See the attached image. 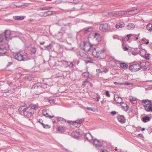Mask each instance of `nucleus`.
Returning a JSON list of instances; mask_svg holds the SVG:
<instances>
[{
    "label": "nucleus",
    "mask_w": 152,
    "mask_h": 152,
    "mask_svg": "<svg viewBox=\"0 0 152 152\" xmlns=\"http://www.w3.org/2000/svg\"><path fill=\"white\" fill-rule=\"evenodd\" d=\"M37 107L35 105L30 104L28 107H21L19 108V110L23 113L25 116L28 118L31 117L35 112Z\"/></svg>",
    "instance_id": "f257e3e1"
},
{
    "label": "nucleus",
    "mask_w": 152,
    "mask_h": 152,
    "mask_svg": "<svg viewBox=\"0 0 152 152\" xmlns=\"http://www.w3.org/2000/svg\"><path fill=\"white\" fill-rule=\"evenodd\" d=\"M49 86L45 83H37L34 84L32 87V89H35L36 94H39L43 93L45 91H47L46 88Z\"/></svg>",
    "instance_id": "f03ea898"
},
{
    "label": "nucleus",
    "mask_w": 152,
    "mask_h": 152,
    "mask_svg": "<svg viewBox=\"0 0 152 152\" xmlns=\"http://www.w3.org/2000/svg\"><path fill=\"white\" fill-rule=\"evenodd\" d=\"M104 52V49H102L99 51V48L97 47L94 49L92 52V55L95 57L100 59H102L100 55L103 53Z\"/></svg>",
    "instance_id": "7ed1b4c3"
},
{
    "label": "nucleus",
    "mask_w": 152,
    "mask_h": 152,
    "mask_svg": "<svg viewBox=\"0 0 152 152\" xmlns=\"http://www.w3.org/2000/svg\"><path fill=\"white\" fill-rule=\"evenodd\" d=\"M99 28L102 31L107 32L110 30V26L107 23L101 24L99 26Z\"/></svg>",
    "instance_id": "20e7f679"
},
{
    "label": "nucleus",
    "mask_w": 152,
    "mask_h": 152,
    "mask_svg": "<svg viewBox=\"0 0 152 152\" xmlns=\"http://www.w3.org/2000/svg\"><path fill=\"white\" fill-rule=\"evenodd\" d=\"M134 68V72H135L137 71L140 69H146V67L145 66V65L144 66L141 65V64L140 65L139 64H133Z\"/></svg>",
    "instance_id": "39448f33"
},
{
    "label": "nucleus",
    "mask_w": 152,
    "mask_h": 152,
    "mask_svg": "<svg viewBox=\"0 0 152 152\" xmlns=\"http://www.w3.org/2000/svg\"><path fill=\"white\" fill-rule=\"evenodd\" d=\"M127 13H128V10L126 11H119L118 12H111L112 15L114 16H123Z\"/></svg>",
    "instance_id": "423d86ee"
},
{
    "label": "nucleus",
    "mask_w": 152,
    "mask_h": 152,
    "mask_svg": "<svg viewBox=\"0 0 152 152\" xmlns=\"http://www.w3.org/2000/svg\"><path fill=\"white\" fill-rule=\"evenodd\" d=\"M84 121L83 119H81L79 120L75 121H68L67 122L70 124H72L75 127L79 126L80 124Z\"/></svg>",
    "instance_id": "0eeeda50"
},
{
    "label": "nucleus",
    "mask_w": 152,
    "mask_h": 152,
    "mask_svg": "<svg viewBox=\"0 0 152 152\" xmlns=\"http://www.w3.org/2000/svg\"><path fill=\"white\" fill-rule=\"evenodd\" d=\"M83 50L86 52L89 51L91 48V46L90 44L87 43L85 42H83Z\"/></svg>",
    "instance_id": "6e6552de"
},
{
    "label": "nucleus",
    "mask_w": 152,
    "mask_h": 152,
    "mask_svg": "<svg viewBox=\"0 0 152 152\" xmlns=\"http://www.w3.org/2000/svg\"><path fill=\"white\" fill-rule=\"evenodd\" d=\"M139 11V10L137 9H133L132 10H128V14L133 15L137 14Z\"/></svg>",
    "instance_id": "1a4fd4ad"
},
{
    "label": "nucleus",
    "mask_w": 152,
    "mask_h": 152,
    "mask_svg": "<svg viewBox=\"0 0 152 152\" xmlns=\"http://www.w3.org/2000/svg\"><path fill=\"white\" fill-rule=\"evenodd\" d=\"M118 121L122 123H124L125 122V119L123 115H119L118 117Z\"/></svg>",
    "instance_id": "9d476101"
},
{
    "label": "nucleus",
    "mask_w": 152,
    "mask_h": 152,
    "mask_svg": "<svg viewBox=\"0 0 152 152\" xmlns=\"http://www.w3.org/2000/svg\"><path fill=\"white\" fill-rule=\"evenodd\" d=\"M140 34L138 35H135L133 34H127V36L128 38V40L129 39H131L133 40H135V38L137 36H139Z\"/></svg>",
    "instance_id": "9b49d317"
},
{
    "label": "nucleus",
    "mask_w": 152,
    "mask_h": 152,
    "mask_svg": "<svg viewBox=\"0 0 152 152\" xmlns=\"http://www.w3.org/2000/svg\"><path fill=\"white\" fill-rule=\"evenodd\" d=\"M15 58L18 61H23L22 55L18 53L16 54L15 56Z\"/></svg>",
    "instance_id": "f8f14e48"
},
{
    "label": "nucleus",
    "mask_w": 152,
    "mask_h": 152,
    "mask_svg": "<svg viewBox=\"0 0 152 152\" xmlns=\"http://www.w3.org/2000/svg\"><path fill=\"white\" fill-rule=\"evenodd\" d=\"M152 103H151L149 104L148 105L145 106V110L146 111L148 112H152Z\"/></svg>",
    "instance_id": "ddd939ff"
},
{
    "label": "nucleus",
    "mask_w": 152,
    "mask_h": 152,
    "mask_svg": "<svg viewBox=\"0 0 152 152\" xmlns=\"http://www.w3.org/2000/svg\"><path fill=\"white\" fill-rule=\"evenodd\" d=\"M114 100L117 103L119 104H121L122 102V99L121 97L118 96H117L115 97H114Z\"/></svg>",
    "instance_id": "4468645a"
},
{
    "label": "nucleus",
    "mask_w": 152,
    "mask_h": 152,
    "mask_svg": "<svg viewBox=\"0 0 152 152\" xmlns=\"http://www.w3.org/2000/svg\"><path fill=\"white\" fill-rule=\"evenodd\" d=\"M85 136L86 139L88 141H90L92 140V136L90 133H86L85 135Z\"/></svg>",
    "instance_id": "2eb2a0df"
},
{
    "label": "nucleus",
    "mask_w": 152,
    "mask_h": 152,
    "mask_svg": "<svg viewBox=\"0 0 152 152\" xmlns=\"http://www.w3.org/2000/svg\"><path fill=\"white\" fill-rule=\"evenodd\" d=\"M151 103V101L148 99H144L142 101V103L144 107Z\"/></svg>",
    "instance_id": "dca6fc26"
},
{
    "label": "nucleus",
    "mask_w": 152,
    "mask_h": 152,
    "mask_svg": "<svg viewBox=\"0 0 152 152\" xmlns=\"http://www.w3.org/2000/svg\"><path fill=\"white\" fill-rule=\"evenodd\" d=\"M5 38L7 40L9 39L11 35L10 32L8 30H6L4 32Z\"/></svg>",
    "instance_id": "f3484780"
},
{
    "label": "nucleus",
    "mask_w": 152,
    "mask_h": 152,
    "mask_svg": "<svg viewBox=\"0 0 152 152\" xmlns=\"http://www.w3.org/2000/svg\"><path fill=\"white\" fill-rule=\"evenodd\" d=\"M71 136L75 138H78L79 137V133L76 131L73 132L71 134Z\"/></svg>",
    "instance_id": "a211bd4d"
},
{
    "label": "nucleus",
    "mask_w": 152,
    "mask_h": 152,
    "mask_svg": "<svg viewBox=\"0 0 152 152\" xmlns=\"http://www.w3.org/2000/svg\"><path fill=\"white\" fill-rule=\"evenodd\" d=\"M6 52L7 50L5 48L0 47V56L4 55Z\"/></svg>",
    "instance_id": "6ab92c4d"
},
{
    "label": "nucleus",
    "mask_w": 152,
    "mask_h": 152,
    "mask_svg": "<svg viewBox=\"0 0 152 152\" xmlns=\"http://www.w3.org/2000/svg\"><path fill=\"white\" fill-rule=\"evenodd\" d=\"M127 29L129 30H132L135 27V25L133 23H129L126 26Z\"/></svg>",
    "instance_id": "aec40b11"
},
{
    "label": "nucleus",
    "mask_w": 152,
    "mask_h": 152,
    "mask_svg": "<svg viewBox=\"0 0 152 152\" xmlns=\"http://www.w3.org/2000/svg\"><path fill=\"white\" fill-rule=\"evenodd\" d=\"M121 107L123 108V109L124 111H126L128 110L129 107L125 103H122L121 104Z\"/></svg>",
    "instance_id": "412c9836"
},
{
    "label": "nucleus",
    "mask_w": 152,
    "mask_h": 152,
    "mask_svg": "<svg viewBox=\"0 0 152 152\" xmlns=\"http://www.w3.org/2000/svg\"><path fill=\"white\" fill-rule=\"evenodd\" d=\"M124 26V23L123 22H121L116 24L115 27L117 28L118 29L120 28L123 27Z\"/></svg>",
    "instance_id": "4be33fe9"
},
{
    "label": "nucleus",
    "mask_w": 152,
    "mask_h": 152,
    "mask_svg": "<svg viewBox=\"0 0 152 152\" xmlns=\"http://www.w3.org/2000/svg\"><path fill=\"white\" fill-rule=\"evenodd\" d=\"M22 58L23 59V61H26L30 59L28 54L26 53L24 54L23 55H22Z\"/></svg>",
    "instance_id": "5701e85b"
},
{
    "label": "nucleus",
    "mask_w": 152,
    "mask_h": 152,
    "mask_svg": "<svg viewBox=\"0 0 152 152\" xmlns=\"http://www.w3.org/2000/svg\"><path fill=\"white\" fill-rule=\"evenodd\" d=\"M94 37L95 40L98 42L101 40V37L99 34L97 33H95L94 35Z\"/></svg>",
    "instance_id": "b1692460"
},
{
    "label": "nucleus",
    "mask_w": 152,
    "mask_h": 152,
    "mask_svg": "<svg viewBox=\"0 0 152 152\" xmlns=\"http://www.w3.org/2000/svg\"><path fill=\"white\" fill-rule=\"evenodd\" d=\"M93 144L96 147L101 145L100 143L99 140L97 139H94L93 141Z\"/></svg>",
    "instance_id": "393cba45"
},
{
    "label": "nucleus",
    "mask_w": 152,
    "mask_h": 152,
    "mask_svg": "<svg viewBox=\"0 0 152 152\" xmlns=\"http://www.w3.org/2000/svg\"><path fill=\"white\" fill-rule=\"evenodd\" d=\"M57 119L58 122L61 124H64L66 122L65 120L62 118L57 117Z\"/></svg>",
    "instance_id": "a878e982"
},
{
    "label": "nucleus",
    "mask_w": 152,
    "mask_h": 152,
    "mask_svg": "<svg viewBox=\"0 0 152 152\" xmlns=\"http://www.w3.org/2000/svg\"><path fill=\"white\" fill-rule=\"evenodd\" d=\"M52 14L53 12L52 11H48L43 12V16L44 17H46L47 16L51 15Z\"/></svg>",
    "instance_id": "bb28decb"
},
{
    "label": "nucleus",
    "mask_w": 152,
    "mask_h": 152,
    "mask_svg": "<svg viewBox=\"0 0 152 152\" xmlns=\"http://www.w3.org/2000/svg\"><path fill=\"white\" fill-rule=\"evenodd\" d=\"M14 19L15 20H23L24 17L23 16H14L13 17Z\"/></svg>",
    "instance_id": "cd10ccee"
},
{
    "label": "nucleus",
    "mask_w": 152,
    "mask_h": 152,
    "mask_svg": "<svg viewBox=\"0 0 152 152\" xmlns=\"http://www.w3.org/2000/svg\"><path fill=\"white\" fill-rule=\"evenodd\" d=\"M82 75L84 77L90 78V73L88 72H85L83 73Z\"/></svg>",
    "instance_id": "c85d7f7f"
},
{
    "label": "nucleus",
    "mask_w": 152,
    "mask_h": 152,
    "mask_svg": "<svg viewBox=\"0 0 152 152\" xmlns=\"http://www.w3.org/2000/svg\"><path fill=\"white\" fill-rule=\"evenodd\" d=\"M120 65L122 68L124 69H127L128 67V65L124 63H120Z\"/></svg>",
    "instance_id": "c756f323"
},
{
    "label": "nucleus",
    "mask_w": 152,
    "mask_h": 152,
    "mask_svg": "<svg viewBox=\"0 0 152 152\" xmlns=\"http://www.w3.org/2000/svg\"><path fill=\"white\" fill-rule=\"evenodd\" d=\"M78 55H79L80 56L83 57L84 58H86L87 57L86 54L83 52H80L77 53Z\"/></svg>",
    "instance_id": "7c9ffc66"
},
{
    "label": "nucleus",
    "mask_w": 152,
    "mask_h": 152,
    "mask_svg": "<svg viewBox=\"0 0 152 152\" xmlns=\"http://www.w3.org/2000/svg\"><path fill=\"white\" fill-rule=\"evenodd\" d=\"M147 29L149 31H152V24L148 23L146 26Z\"/></svg>",
    "instance_id": "2f4dec72"
},
{
    "label": "nucleus",
    "mask_w": 152,
    "mask_h": 152,
    "mask_svg": "<svg viewBox=\"0 0 152 152\" xmlns=\"http://www.w3.org/2000/svg\"><path fill=\"white\" fill-rule=\"evenodd\" d=\"M150 120V118L147 116H145V117H143L142 119L143 121L145 123L147 122L148 121H149Z\"/></svg>",
    "instance_id": "473e14b6"
},
{
    "label": "nucleus",
    "mask_w": 152,
    "mask_h": 152,
    "mask_svg": "<svg viewBox=\"0 0 152 152\" xmlns=\"http://www.w3.org/2000/svg\"><path fill=\"white\" fill-rule=\"evenodd\" d=\"M53 47V46L51 44H50L49 45L47 46H45L44 47L45 48V50L49 51L50 50H51Z\"/></svg>",
    "instance_id": "72a5a7b5"
},
{
    "label": "nucleus",
    "mask_w": 152,
    "mask_h": 152,
    "mask_svg": "<svg viewBox=\"0 0 152 152\" xmlns=\"http://www.w3.org/2000/svg\"><path fill=\"white\" fill-rule=\"evenodd\" d=\"M57 130L59 132L62 133L64 131V128L63 126H60L58 127Z\"/></svg>",
    "instance_id": "f704fd0d"
},
{
    "label": "nucleus",
    "mask_w": 152,
    "mask_h": 152,
    "mask_svg": "<svg viewBox=\"0 0 152 152\" xmlns=\"http://www.w3.org/2000/svg\"><path fill=\"white\" fill-rule=\"evenodd\" d=\"M64 63L66 64L69 67H72L73 66V64L72 62H68L67 61H65Z\"/></svg>",
    "instance_id": "c9c22d12"
},
{
    "label": "nucleus",
    "mask_w": 152,
    "mask_h": 152,
    "mask_svg": "<svg viewBox=\"0 0 152 152\" xmlns=\"http://www.w3.org/2000/svg\"><path fill=\"white\" fill-rule=\"evenodd\" d=\"M136 98L132 97H130L129 98L130 101L133 104H135L136 102Z\"/></svg>",
    "instance_id": "e433bc0d"
},
{
    "label": "nucleus",
    "mask_w": 152,
    "mask_h": 152,
    "mask_svg": "<svg viewBox=\"0 0 152 152\" xmlns=\"http://www.w3.org/2000/svg\"><path fill=\"white\" fill-rule=\"evenodd\" d=\"M52 8V7H44L41 8L40 10H47L50 9Z\"/></svg>",
    "instance_id": "4c0bfd02"
},
{
    "label": "nucleus",
    "mask_w": 152,
    "mask_h": 152,
    "mask_svg": "<svg viewBox=\"0 0 152 152\" xmlns=\"http://www.w3.org/2000/svg\"><path fill=\"white\" fill-rule=\"evenodd\" d=\"M31 51L32 54H35L36 51V49L34 47H32Z\"/></svg>",
    "instance_id": "58836bf2"
},
{
    "label": "nucleus",
    "mask_w": 152,
    "mask_h": 152,
    "mask_svg": "<svg viewBox=\"0 0 152 152\" xmlns=\"http://www.w3.org/2000/svg\"><path fill=\"white\" fill-rule=\"evenodd\" d=\"M114 84H115V85H123V84H127V85H129V83H118V82H114Z\"/></svg>",
    "instance_id": "ea45409f"
},
{
    "label": "nucleus",
    "mask_w": 152,
    "mask_h": 152,
    "mask_svg": "<svg viewBox=\"0 0 152 152\" xmlns=\"http://www.w3.org/2000/svg\"><path fill=\"white\" fill-rule=\"evenodd\" d=\"M86 109L88 110H91L93 112H95L96 110L94 108L91 107H86Z\"/></svg>",
    "instance_id": "a19ab883"
},
{
    "label": "nucleus",
    "mask_w": 152,
    "mask_h": 152,
    "mask_svg": "<svg viewBox=\"0 0 152 152\" xmlns=\"http://www.w3.org/2000/svg\"><path fill=\"white\" fill-rule=\"evenodd\" d=\"M42 125L44 128L48 129L50 128V126L48 125H45L43 123H42Z\"/></svg>",
    "instance_id": "79ce46f5"
},
{
    "label": "nucleus",
    "mask_w": 152,
    "mask_h": 152,
    "mask_svg": "<svg viewBox=\"0 0 152 152\" xmlns=\"http://www.w3.org/2000/svg\"><path fill=\"white\" fill-rule=\"evenodd\" d=\"M89 81L88 80V79H86L85 81H83L82 86H85L86 85V83H89Z\"/></svg>",
    "instance_id": "37998d69"
},
{
    "label": "nucleus",
    "mask_w": 152,
    "mask_h": 152,
    "mask_svg": "<svg viewBox=\"0 0 152 152\" xmlns=\"http://www.w3.org/2000/svg\"><path fill=\"white\" fill-rule=\"evenodd\" d=\"M92 30V28L91 27H89L86 29L85 31V33H87L91 31Z\"/></svg>",
    "instance_id": "c03bdc74"
},
{
    "label": "nucleus",
    "mask_w": 152,
    "mask_h": 152,
    "mask_svg": "<svg viewBox=\"0 0 152 152\" xmlns=\"http://www.w3.org/2000/svg\"><path fill=\"white\" fill-rule=\"evenodd\" d=\"M133 65H131L129 66V69L132 72H134V68Z\"/></svg>",
    "instance_id": "a18cd8bd"
},
{
    "label": "nucleus",
    "mask_w": 152,
    "mask_h": 152,
    "mask_svg": "<svg viewBox=\"0 0 152 152\" xmlns=\"http://www.w3.org/2000/svg\"><path fill=\"white\" fill-rule=\"evenodd\" d=\"M105 95L107 97H110V95L108 91H106Z\"/></svg>",
    "instance_id": "49530a36"
},
{
    "label": "nucleus",
    "mask_w": 152,
    "mask_h": 152,
    "mask_svg": "<svg viewBox=\"0 0 152 152\" xmlns=\"http://www.w3.org/2000/svg\"><path fill=\"white\" fill-rule=\"evenodd\" d=\"M108 71V69H104V70H102V71H101V73H103V72L106 73Z\"/></svg>",
    "instance_id": "de8ad7c7"
},
{
    "label": "nucleus",
    "mask_w": 152,
    "mask_h": 152,
    "mask_svg": "<svg viewBox=\"0 0 152 152\" xmlns=\"http://www.w3.org/2000/svg\"><path fill=\"white\" fill-rule=\"evenodd\" d=\"M96 101H97V102L99 100V99H100V96L98 95L96 96Z\"/></svg>",
    "instance_id": "09e8293b"
},
{
    "label": "nucleus",
    "mask_w": 152,
    "mask_h": 152,
    "mask_svg": "<svg viewBox=\"0 0 152 152\" xmlns=\"http://www.w3.org/2000/svg\"><path fill=\"white\" fill-rule=\"evenodd\" d=\"M123 49L124 51H127L128 50V48L126 46L124 47L123 48Z\"/></svg>",
    "instance_id": "8fccbe9b"
},
{
    "label": "nucleus",
    "mask_w": 152,
    "mask_h": 152,
    "mask_svg": "<svg viewBox=\"0 0 152 152\" xmlns=\"http://www.w3.org/2000/svg\"><path fill=\"white\" fill-rule=\"evenodd\" d=\"M101 152H108L107 150L106 149H102L101 148Z\"/></svg>",
    "instance_id": "3c124183"
},
{
    "label": "nucleus",
    "mask_w": 152,
    "mask_h": 152,
    "mask_svg": "<svg viewBox=\"0 0 152 152\" xmlns=\"http://www.w3.org/2000/svg\"><path fill=\"white\" fill-rule=\"evenodd\" d=\"M49 101L50 103H53L54 102V99H49Z\"/></svg>",
    "instance_id": "603ef678"
},
{
    "label": "nucleus",
    "mask_w": 152,
    "mask_h": 152,
    "mask_svg": "<svg viewBox=\"0 0 152 152\" xmlns=\"http://www.w3.org/2000/svg\"><path fill=\"white\" fill-rule=\"evenodd\" d=\"M12 64V62H9L7 64V67L9 66L10 65H11Z\"/></svg>",
    "instance_id": "864d4df0"
},
{
    "label": "nucleus",
    "mask_w": 152,
    "mask_h": 152,
    "mask_svg": "<svg viewBox=\"0 0 152 152\" xmlns=\"http://www.w3.org/2000/svg\"><path fill=\"white\" fill-rule=\"evenodd\" d=\"M47 110H43V114L44 115V114H45L46 113H47Z\"/></svg>",
    "instance_id": "5fc2aeb1"
},
{
    "label": "nucleus",
    "mask_w": 152,
    "mask_h": 152,
    "mask_svg": "<svg viewBox=\"0 0 152 152\" xmlns=\"http://www.w3.org/2000/svg\"><path fill=\"white\" fill-rule=\"evenodd\" d=\"M116 113V112L115 111H113L111 112V114L113 115H115Z\"/></svg>",
    "instance_id": "6e6d98bb"
},
{
    "label": "nucleus",
    "mask_w": 152,
    "mask_h": 152,
    "mask_svg": "<svg viewBox=\"0 0 152 152\" xmlns=\"http://www.w3.org/2000/svg\"><path fill=\"white\" fill-rule=\"evenodd\" d=\"M44 116H45L46 117H48V116H49V115L48 113L47 112L45 114H44Z\"/></svg>",
    "instance_id": "4d7b16f0"
},
{
    "label": "nucleus",
    "mask_w": 152,
    "mask_h": 152,
    "mask_svg": "<svg viewBox=\"0 0 152 152\" xmlns=\"http://www.w3.org/2000/svg\"><path fill=\"white\" fill-rule=\"evenodd\" d=\"M96 72L98 73H99V72L101 73V70L100 69H97L96 70Z\"/></svg>",
    "instance_id": "13d9d810"
},
{
    "label": "nucleus",
    "mask_w": 152,
    "mask_h": 152,
    "mask_svg": "<svg viewBox=\"0 0 152 152\" xmlns=\"http://www.w3.org/2000/svg\"><path fill=\"white\" fill-rule=\"evenodd\" d=\"M54 117V115L51 116V115H49V116H48V117H49L50 118H52Z\"/></svg>",
    "instance_id": "bf43d9fd"
},
{
    "label": "nucleus",
    "mask_w": 152,
    "mask_h": 152,
    "mask_svg": "<svg viewBox=\"0 0 152 152\" xmlns=\"http://www.w3.org/2000/svg\"><path fill=\"white\" fill-rule=\"evenodd\" d=\"M86 63H92V61H87L86 62Z\"/></svg>",
    "instance_id": "052dcab7"
},
{
    "label": "nucleus",
    "mask_w": 152,
    "mask_h": 152,
    "mask_svg": "<svg viewBox=\"0 0 152 152\" xmlns=\"http://www.w3.org/2000/svg\"><path fill=\"white\" fill-rule=\"evenodd\" d=\"M43 121H42V120H39V122L42 125V123H43L42 122Z\"/></svg>",
    "instance_id": "680f3d73"
},
{
    "label": "nucleus",
    "mask_w": 152,
    "mask_h": 152,
    "mask_svg": "<svg viewBox=\"0 0 152 152\" xmlns=\"http://www.w3.org/2000/svg\"><path fill=\"white\" fill-rule=\"evenodd\" d=\"M45 42H40V45H43L45 43Z\"/></svg>",
    "instance_id": "e2e57ef3"
},
{
    "label": "nucleus",
    "mask_w": 152,
    "mask_h": 152,
    "mask_svg": "<svg viewBox=\"0 0 152 152\" xmlns=\"http://www.w3.org/2000/svg\"><path fill=\"white\" fill-rule=\"evenodd\" d=\"M133 111V109L132 108H130L129 110V111L130 112H132Z\"/></svg>",
    "instance_id": "0e129e2a"
},
{
    "label": "nucleus",
    "mask_w": 152,
    "mask_h": 152,
    "mask_svg": "<svg viewBox=\"0 0 152 152\" xmlns=\"http://www.w3.org/2000/svg\"><path fill=\"white\" fill-rule=\"evenodd\" d=\"M138 36H137V37H136L135 38V40H137L138 39Z\"/></svg>",
    "instance_id": "69168bd1"
},
{
    "label": "nucleus",
    "mask_w": 152,
    "mask_h": 152,
    "mask_svg": "<svg viewBox=\"0 0 152 152\" xmlns=\"http://www.w3.org/2000/svg\"><path fill=\"white\" fill-rule=\"evenodd\" d=\"M27 3H24L23 4V5H21V6H27L28 5H27Z\"/></svg>",
    "instance_id": "338daca9"
},
{
    "label": "nucleus",
    "mask_w": 152,
    "mask_h": 152,
    "mask_svg": "<svg viewBox=\"0 0 152 152\" xmlns=\"http://www.w3.org/2000/svg\"><path fill=\"white\" fill-rule=\"evenodd\" d=\"M3 40V39H2V38H1L0 37V42H1Z\"/></svg>",
    "instance_id": "774afa93"
}]
</instances>
